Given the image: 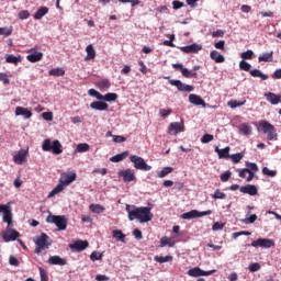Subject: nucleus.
<instances>
[{
	"label": "nucleus",
	"instance_id": "obj_53",
	"mask_svg": "<svg viewBox=\"0 0 281 281\" xmlns=\"http://www.w3.org/2000/svg\"><path fill=\"white\" fill-rule=\"evenodd\" d=\"M256 221H258V215L252 214V215H249V217H246V218L244 220V223H245L246 225H249V224L256 223Z\"/></svg>",
	"mask_w": 281,
	"mask_h": 281
},
{
	"label": "nucleus",
	"instance_id": "obj_55",
	"mask_svg": "<svg viewBox=\"0 0 281 281\" xmlns=\"http://www.w3.org/2000/svg\"><path fill=\"white\" fill-rule=\"evenodd\" d=\"M88 94L92 98H97V100H102V93L98 92L95 89H90Z\"/></svg>",
	"mask_w": 281,
	"mask_h": 281
},
{
	"label": "nucleus",
	"instance_id": "obj_25",
	"mask_svg": "<svg viewBox=\"0 0 281 281\" xmlns=\"http://www.w3.org/2000/svg\"><path fill=\"white\" fill-rule=\"evenodd\" d=\"M265 98L268 102H270V104H278L279 102H281V97L273 92L266 93Z\"/></svg>",
	"mask_w": 281,
	"mask_h": 281
},
{
	"label": "nucleus",
	"instance_id": "obj_1",
	"mask_svg": "<svg viewBox=\"0 0 281 281\" xmlns=\"http://www.w3.org/2000/svg\"><path fill=\"white\" fill-rule=\"evenodd\" d=\"M125 210L128 214L130 221H138V223H150L153 221V212H150V207L148 206H135L126 204Z\"/></svg>",
	"mask_w": 281,
	"mask_h": 281
},
{
	"label": "nucleus",
	"instance_id": "obj_19",
	"mask_svg": "<svg viewBox=\"0 0 281 281\" xmlns=\"http://www.w3.org/2000/svg\"><path fill=\"white\" fill-rule=\"evenodd\" d=\"M27 159V149H21L18 151V154L13 157L14 164H18V166H23V162Z\"/></svg>",
	"mask_w": 281,
	"mask_h": 281
},
{
	"label": "nucleus",
	"instance_id": "obj_22",
	"mask_svg": "<svg viewBox=\"0 0 281 281\" xmlns=\"http://www.w3.org/2000/svg\"><path fill=\"white\" fill-rule=\"evenodd\" d=\"M90 109H93L94 111H108L109 104L102 101H93L90 103Z\"/></svg>",
	"mask_w": 281,
	"mask_h": 281
},
{
	"label": "nucleus",
	"instance_id": "obj_21",
	"mask_svg": "<svg viewBox=\"0 0 281 281\" xmlns=\"http://www.w3.org/2000/svg\"><path fill=\"white\" fill-rule=\"evenodd\" d=\"M231 150H232L231 146H226L223 149L215 147V153L217 154L218 159H228L231 157V155H229Z\"/></svg>",
	"mask_w": 281,
	"mask_h": 281
},
{
	"label": "nucleus",
	"instance_id": "obj_49",
	"mask_svg": "<svg viewBox=\"0 0 281 281\" xmlns=\"http://www.w3.org/2000/svg\"><path fill=\"white\" fill-rule=\"evenodd\" d=\"M239 69H241L243 71H251V65L243 59L241 61H239Z\"/></svg>",
	"mask_w": 281,
	"mask_h": 281
},
{
	"label": "nucleus",
	"instance_id": "obj_16",
	"mask_svg": "<svg viewBox=\"0 0 281 281\" xmlns=\"http://www.w3.org/2000/svg\"><path fill=\"white\" fill-rule=\"evenodd\" d=\"M181 52H183V54H199V52H201V49H203V45L200 44H191L188 46H182L180 47Z\"/></svg>",
	"mask_w": 281,
	"mask_h": 281
},
{
	"label": "nucleus",
	"instance_id": "obj_40",
	"mask_svg": "<svg viewBox=\"0 0 281 281\" xmlns=\"http://www.w3.org/2000/svg\"><path fill=\"white\" fill-rule=\"evenodd\" d=\"M245 157L244 153H237L229 156L228 159H231L234 164H240V160Z\"/></svg>",
	"mask_w": 281,
	"mask_h": 281
},
{
	"label": "nucleus",
	"instance_id": "obj_64",
	"mask_svg": "<svg viewBox=\"0 0 281 281\" xmlns=\"http://www.w3.org/2000/svg\"><path fill=\"white\" fill-rule=\"evenodd\" d=\"M214 47L216 49H221L222 52H225V41L221 40L220 42L214 44Z\"/></svg>",
	"mask_w": 281,
	"mask_h": 281
},
{
	"label": "nucleus",
	"instance_id": "obj_13",
	"mask_svg": "<svg viewBox=\"0 0 281 281\" xmlns=\"http://www.w3.org/2000/svg\"><path fill=\"white\" fill-rule=\"evenodd\" d=\"M19 236H21V234L15 229L10 228V226H8L7 231L2 234L4 243L15 240Z\"/></svg>",
	"mask_w": 281,
	"mask_h": 281
},
{
	"label": "nucleus",
	"instance_id": "obj_34",
	"mask_svg": "<svg viewBox=\"0 0 281 281\" xmlns=\"http://www.w3.org/2000/svg\"><path fill=\"white\" fill-rule=\"evenodd\" d=\"M259 63H272L273 61V52L263 53L258 57Z\"/></svg>",
	"mask_w": 281,
	"mask_h": 281
},
{
	"label": "nucleus",
	"instance_id": "obj_59",
	"mask_svg": "<svg viewBox=\"0 0 281 281\" xmlns=\"http://www.w3.org/2000/svg\"><path fill=\"white\" fill-rule=\"evenodd\" d=\"M18 16L19 19H21V21H25V19H30V11L27 10L20 11Z\"/></svg>",
	"mask_w": 281,
	"mask_h": 281
},
{
	"label": "nucleus",
	"instance_id": "obj_33",
	"mask_svg": "<svg viewBox=\"0 0 281 281\" xmlns=\"http://www.w3.org/2000/svg\"><path fill=\"white\" fill-rule=\"evenodd\" d=\"M67 187L65 184H63L61 182H59L53 190L52 192L48 194V199H52V196H56V194H60V192H63V190H65Z\"/></svg>",
	"mask_w": 281,
	"mask_h": 281
},
{
	"label": "nucleus",
	"instance_id": "obj_50",
	"mask_svg": "<svg viewBox=\"0 0 281 281\" xmlns=\"http://www.w3.org/2000/svg\"><path fill=\"white\" fill-rule=\"evenodd\" d=\"M210 142H214V135L212 134H204L201 138L202 144H210Z\"/></svg>",
	"mask_w": 281,
	"mask_h": 281
},
{
	"label": "nucleus",
	"instance_id": "obj_56",
	"mask_svg": "<svg viewBox=\"0 0 281 281\" xmlns=\"http://www.w3.org/2000/svg\"><path fill=\"white\" fill-rule=\"evenodd\" d=\"M231 178H232V171H226V172L222 173L220 177V179H221V181H223V183H227V181H229Z\"/></svg>",
	"mask_w": 281,
	"mask_h": 281
},
{
	"label": "nucleus",
	"instance_id": "obj_3",
	"mask_svg": "<svg viewBox=\"0 0 281 281\" xmlns=\"http://www.w3.org/2000/svg\"><path fill=\"white\" fill-rule=\"evenodd\" d=\"M46 223L56 225L58 232H65V229H67L69 220L65 215H53L52 212H49L48 216L46 217Z\"/></svg>",
	"mask_w": 281,
	"mask_h": 281
},
{
	"label": "nucleus",
	"instance_id": "obj_38",
	"mask_svg": "<svg viewBox=\"0 0 281 281\" xmlns=\"http://www.w3.org/2000/svg\"><path fill=\"white\" fill-rule=\"evenodd\" d=\"M112 236L113 238H116V240H119L120 243H126L125 238L126 235H124V233H122V231H113L112 232Z\"/></svg>",
	"mask_w": 281,
	"mask_h": 281
},
{
	"label": "nucleus",
	"instance_id": "obj_46",
	"mask_svg": "<svg viewBox=\"0 0 281 281\" xmlns=\"http://www.w3.org/2000/svg\"><path fill=\"white\" fill-rule=\"evenodd\" d=\"M166 245H168V247H175V243H172L167 236L161 237L160 239V247H166Z\"/></svg>",
	"mask_w": 281,
	"mask_h": 281
},
{
	"label": "nucleus",
	"instance_id": "obj_6",
	"mask_svg": "<svg viewBox=\"0 0 281 281\" xmlns=\"http://www.w3.org/2000/svg\"><path fill=\"white\" fill-rule=\"evenodd\" d=\"M130 161L134 164V168L136 170H143L144 172H148L149 170H153V167L148 164H146V160L137 155L130 156Z\"/></svg>",
	"mask_w": 281,
	"mask_h": 281
},
{
	"label": "nucleus",
	"instance_id": "obj_18",
	"mask_svg": "<svg viewBox=\"0 0 281 281\" xmlns=\"http://www.w3.org/2000/svg\"><path fill=\"white\" fill-rule=\"evenodd\" d=\"M69 247L72 249V251H85V249L89 247V241L79 239L74 244H70Z\"/></svg>",
	"mask_w": 281,
	"mask_h": 281
},
{
	"label": "nucleus",
	"instance_id": "obj_52",
	"mask_svg": "<svg viewBox=\"0 0 281 281\" xmlns=\"http://www.w3.org/2000/svg\"><path fill=\"white\" fill-rule=\"evenodd\" d=\"M262 175H266L267 177H276L278 172L274 170H270L268 167H263Z\"/></svg>",
	"mask_w": 281,
	"mask_h": 281
},
{
	"label": "nucleus",
	"instance_id": "obj_32",
	"mask_svg": "<svg viewBox=\"0 0 281 281\" xmlns=\"http://www.w3.org/2000/svg\"><path fill=\"white\" fill-rule=\"evenodd\" d=\"M22 58L21 56H14L12 54L5 55V63H9L10 65H19L21 63Z\"/></svg>",
	"mask_w": 281,
	"mask_h": 281
},
{
	"label": "nucleus",
	"instance_id": "obj_30",
	"mask_svg": "<svg viewBox=\"0 0 281 281\" xmlns=\"http://www.w3.org/2000/svg\"><path fill=\"white\" fill-rule=\"evenodd\" d=\"M48 12H49V8H47V7H42V8H40V9L35 12L34 19H35L36 21H41V19H43V16H45V14H47Z\"/></svg>",
	"mask_w": 281,
	"mask_h": 281
},
{
	"label": "nucleus",
	"instance_id": "obj_8",
	"mask_svg": "<svg viewBox=\"0 0 281 281\" xmlns=\"http://www.w3.org/2000/svg\"><path fill=\"white\" fill-rule=\"evenodd\" d=\"M165 80H169V85H171V87H177L178 91H182L184 93H192V91H194L193 86L186 85L181 80L170 79V77H165Z\"/></svg>",
	"mask_w": 281,
	"mask_h": 281
},
{
	"label": "nucleus",
	"instance_id": "obj_61",
	"mask_svg": "<svg viewBox=\"0 0 281 281\" xmlns=\"http://www.w3.org/2000/svg\"><path fill=\"white\" fill-rule=\"evenodd\" d=\"M0 82H3V85H10V78H8V74L0 72Z\"/></svg>",
	"mask_w": 281,
	"mask_h": 281
},
{
	"label": "nucleus",
	"instance_id": "obj_7",
	"mask_svg": "<svg viewBox=\"0 0 281 281\" xmlns=\"http://www.w3.org/2000/svg\"><path fill=\"white\" fill-rule=\"evenodd\" d=\"M210 214H212V210L203 212L198 210H191L190 212L180 215V218H182L183 221H192V218H201L202 216H210Z\"/></svg>",
	"mask_w": 281,
	"mask_h": 281
},
{
	"label": "nucleus",
	"instance_id": "obj_24",
	"mask_svg": "<svg viewBox=\"0 0 281 281\" xmlns=\"http://www.w3.org/2000/svg\"><path fill=\"white\" fill-rule=\"evenodd\" d=\"M189 102L195 104V106H205V101L196 94H190Z\"/></svg>",
	"mask_w": 281,
	"mask_h": 281
},
{
	"label": "nucleus",
	"instance_id": "obj_63",
	"mask_svg": "<svg viewBox=\"0 0 281 281\" xmlns=\"http://www.w3.org/2000/svg\"><path fill=\"white\" fill-rule=\"evenodd\" d=\"M40 276L41 281H49V277L47 276V271H45V269L40 268Z\"/></svg>",
	"mask_w": 281,
	"mask_h": 281
},
{
	"label": "nucleus",
	"instance_id": "obj_4",
	"mask_svg": "<svg viewBox=\"0 0 281 281\" xmlns=\"http://www.w3.org/2000/svg\"><path fill=\"white\" fill-rule=\"evenodd\" d=\"M42 150H44V153H53V155H61L63 144H60V140L58 139H55L52 143V139L46 138L42 144Z\"/></svg>",
	"mask_w": 281,
	"mask_h": 281
},
{
	"label": "nucleus",
	"instance_id": "obj_29",
	"mask_svg": "<svg viewBox=\"0 0 281 281\" xmlns=\"http://www.w3.org/2000/svg\"><path fill=\"white\" fill-rule=\"evenodd\" d=\"M87 56L85 60H93L95 58V48H93V44H89L86 47Z\"/></svg>",
	"mask_w": 281,
	"mask_h": 281
},
{
	"label": "nucleus",
	"instance_id": "obj_2",
	"mask_svg": "<svg viewBox=\"0 0 281 281\" xmlns=\"http://www.w3.org/2000/svg\"><path fill=\"white\" fill-rule=\"evenodd\" d=\"M258 131L267 135L268 142H273V139H278V132L273 124L269 123L267 120H261L259 122Z\"/></svg>",
	"mask_w": 281,
	"mask_h": 281
},
{
	"label": "nucleus",
	"instance_id": "obj_11",
	"mask_svg": "<svg viewBox=\"0 0 281 281\" xmlns=\"http://www.w3.org/2000/svg\"><path fill=\"white\" fill-rule=\"evenodd\" d=\"M76 178H77V175L74 171L64 172L60 175L59 183H61L63 186H65L67 188V186H71V183H74V181H76Z\"/></svg>",
	"mask_w": 281,
	"mask_h": 281
},
{
	"label": "nucleus",
	"instance_id": "obj_57",
	"mask_svg": "<svg viewBox=\"0 0 281 281\" xmlns=\"http://www.w3.org/2000/svg\"><path fill=\"white\" fill-rule=\"evenodd\" d=\"M213 199H227V194L223 193L221 189H216Z\"/></svg>",
	"mask_w": 281,
	"mask_h": 281
},
{
	"label": "nucleus",
	"instance_id": "obj_12",
	"mask_svg": "<svg viewBox=\"0 0 281 281\" xmlns=\"http://www.w3.org/2000/svg\"><path fill=\"white\" fill-rule=\"evenodd\" d=\"M119 177H122L125 183H131V181H136L135 171L133 169H123L117 172Z\"/></svg>",
	"mask_w": 281,
	"mask_h": 281
},
{
	"label": "nucleus",
	"instance_id": "obj_45",
	"mask_svg": "<svg viewBox=\"0 0 281 281\" xmlns=\"http://www.w3.org/2000/svg\"><path fill=\"white\" fill-rule=\"evenodd\" d=\"M89 150V144L80 143L77 145L76 153H87Z\"/></svg>",
	"mask_w": 281,
	"mask_h": 281
},
{
	"label": "nucleus",
	"instance_id": "obj_5",
	"mask_svg": "<svg viewBox=\"0 0 281 281\" xmlns=\"http://www.w3.org/2000/svg\"><path fill=\"white\" fill-rule=\"evenodd\" d=\"M35 254L41 256L44 249H49L52 247V238L47 234L42 233L40 236L35 237Z\"/></svg>",
	"mask_w": 281,
	"mask_h": 281
},
{
	"label": "nucleus",
	"instance_id": "obj_43",
	"mask_svg": "<svg viewBox=\"0 0 281 281\" xmlns=\"http://www.w3.org/2000/svg\"><path fill=\"white\" fill-rule=\"evenodd\" d=\"M183 78H196V72L190 71L188 68H183L180 70Z\"/></svg>",
	"mask_w": 281,
	"mask_h": 281
},
{
	"label": "nucleus",
	"instance_id": "obj_39",
	"mask_svg": "<svg viewBox=\"0 0 281 281\" xmlns=\"http://www.w3.org/2000/svg\"><path fill=\"white\" fill-rule=\"evenodd\" d=\"M105 102H115V100H117V93H113V92H109L106 94H102V99Z\"/></svg>",
	"mask_w": 281,
	"mask_h": 281
},
{
	"label": "nucleus",
	"instance_id": "obj_26",
	"mask_svg": "<svg viewBox=\"0 0 281 281\" xmlns=\"http://www.w3.org/2000/svg\"><path fill=\"white\" fill-rule=\"evenodd\" d=\"M15 115H23L25 120H30L32 111L27 110V108L18 106L15 108Z\"/></svg>",
	"mask_w": 281,
	"mask_h": 281
},
{
	"label": "nucleus",
	"instance_id": "obj_42",
	"mask_svg": "<svg viewBox=\"0 0 281 281\" xmlns=\"http://www.w3.org/2000/svg\"><path fill=\"white\" fill-rule=\"evenodd\" d=\"M49 76H56V77H60V76H65V69L63 68H53L49 70Z\"/></svg>",
	"mask_w": 281,
	"mask_h": 281
},
{
	"label": "nucleus",
	"instance_id": "obj_44",
	"mask_svg": "<svg viewBox=\"0 0 281 281\" xmlns=\"http://www.w3.org/2000/svg\"><path fill=\"white\" fill-rule=\"evenodd\" d=\"M172 167H165L160 172H158L159 179H164V177H168L172 172Z\"/></svg>",
	"mask_w": 281,
	"mask_h": 281
},
{
	"label": "nucleus",
	"instance_id": "obj_48",
	"mask_svg": "<svg viewBox=\"0 0 281 281\" xmlns=\"http://www.w3.org/2000/svg\"><path fill=\"white\" fill-rule=\"evenodd\" d=\"M98 87L101 91H103L104 89H110L111 88V81H109V80L99 81Z\"/></svg>",
	"mask_w": 281,
	"mask_h": 281
},
{
	"label": "nucleus",
	"instance_id": "obj_60",
	"mask_svg": "<svg viewBox=\"0 0 281 281\" xmlns=\"http://www.w3.org/2000/svg\"><path fill=\"white\" fill-rule=\"evenodd\" d=\"M12 34V29L0 27V36H10Z\"/></svg>",
	"mask_w": 281,
	"mask_h": 281
},
{
	"label": "nucleus",
	"instance_id": "obj_35",
	"mask_svg": "<svg viewBox=\"0 0 281 281\" xmlns=\"http://www.w3.org/2000/svg\"><path fill=\"white\" fill-rule=\"evenodd\" d=\"M89 210L93 214H102L103 212H105L106 209L101 204H90Z\"/></svg>",
	"mask_w": 281,
	"mask_h": 281
},
{
	"label": "nucleus",
	"instance_id": "obj_54",
	"mask_svg": "<svg viewBox=\"0 0 281 281\" xmlns=\"http://www.w3.org/2000/svg\"><path fill=\"white\" fill-rule=\"evenodd\" d=\"M102 252L92 251L90 255V260H92V262H95V260H102Z\"/></svg>",
	"mask_w": 281,
	"mask_h": 281
},
{
	"label": "nucleus",
	"instance_id": "obj_62",
	"mask_svg": "<svg viewBox=\"0 0 281 281\" xmlns=\"http://www.w3.org/2000/svg\"><path fill=\"white\" fill-rule=\"evenodd\" d=\"M43 120H46V122H52L54 120V113L53 112H44L42 114Z\"/></svg>",
	"mask_w": 281,
	"mask_h": 281
},
{
	"label": "nucleus",
	"instance_id": "obj_14",
	"mask_svg": "<svg viewBox=\"0 0 281 281\" xmlns=\"http://www.w3.org/2000/svg\"><path fill=\"white\" fill-rule=\"evenodd\" d=\"M212 273H214V270L204 271V270H201V268L199 267L192 268L188 271V276H190L191 278H201L202 276H212Z\"/></svg>",
	"mask_w": 281,
	"mask_h": 281
},
{
	"label": "nucleus",
	"instance_id": "obj_23",
	"mask_svg": "<svg viewBox=\"0 0 281 281\" xmlns=\"http://www.w3.org/2000/svg\"><path fill=\"white\" fill-rule=\"evenodd\" d=\"M48 265H58L59 267H65L67 260L63 259L60 256H52L48 258Z\"/></svg>",
	"mask_w": 281,
	"mask_h": 281
},
{
	"label": "nucleus",
	"instance_id": "obj_51",
	"mask_svg": "<svg viewBox=\"0 0 281 281\" xmlns=\"http://www.w3.org/2000/svg\"><path fill=\"white\" fill-rule=\"evenodd\" d=\"M250 273H256V271H260L261 266L258 262L250 263L248 267Z\"/></svg>",
	"mask_w": 281,
	"mask_h": 281
},
{
	"label": "nucleus",
	"instance_id": "obj_28",
	"mask_svg": "<svg viewBox=\"0 0 281 281\" xmlns=\"http://www.w3.org/2000/svg\"><path fill=\"white\" fill-rule=\"evenodd\" d=\"M127 157H128V151L126 150L115 156H112L110 158V161H112V164H120V161H124V159H126Z\"/></svg>",
	"mask_w": 281,
	"mask_h": 281
},
{
	"label": "nucleus",
	"instance_id": "obj_31",
	"mask_svg": "<svg viewBox=\"0 0 281 281\" xmlns=\"http://www.w3.org/2000/svg\"><path fill=\"white\" fill-rule=\"evenodd\" d=\"M210 58L215 63H223L225 60V57L221 53H218V50H212L210 54Z\"/></svg>",
	"mask_w": 281,
	"mask_h": 281
},
{
	"label": "nucleus",
	"instance_id": "obj_47",
	"mask_svg": "<svg viewBox=\"0 0 281 281\" xmlns=\"http://www.w3.org/2000/svg\"><path fill=\"white\" fill-rule=\"evenodd\" d=\"M240 58H243V60H251V58H254V50L248 49L241 53Z\"/></svg>",
	"mask_w": 281,
	"mask_h": 281
},
{
	"label": "nucleus",
	"instance_id": "obj_37",
	"mask_svg": "<svg viewBox=\"0 0 281 281\" xmlns=\"http://www.w3.org/2000/svg\"><path fill=\"white\" fill-rule=\"evenodd\" d=\"M239 133H241V135H250L251 134V126L247 123H243L239 125Z\"/></svg>",
	"mask_w": 281,
	"mask_h": 281
},
{
	"label": "nucleus",
	"instance_id": "obj_58",
	"mask_svg": "<svg viewBox=\"0 0 281 281\" xmlns=\"http://www.w3.org/2000/svg\"><path fill=\"white\" fill-rule=\"evenodd\" d=\"M246 169L250 170V172H258V165L256 162H246Z\"/></svg>",
	"mask_w": 281,
	"mask_h": 281
},
{
	"label": "nucleus",
	"instance_id": "obj_15",
	"mask_svg": "<svg viewBox=\"0 0 281 281\" xmlns=\"http://www.w3.org/2000/svg\"><path fill=\"white\" fill-rule=\"evenodd\" d=\"M183 131H184L183 123H179V122L170 123L168 127L169 135H179V133H183Z\"/></svg>",
	"mask_w": 281,
	"mask_h": 281
},
{
	"label": "nucleus",
	"instance_id": "obj_17",
	"mask_svg": "<svg viewBox=\"0 0 281 281\" xmlns=\"http://www.w3.org/2000/svg\"><path fill=\"white\" fill-rule=\"evenodd\" d=\"M241 194H249V196H256L258 194V187L255 184H246L239 188Z\"/></svg>",
	"mask_w": 281,
	"mask_h": 281
},
{
	"label": "nucleus",
	"instance_id": "obj_36",
	"mask_svg": "<svg viewBox=\"0 0 281 281\" xmlns=\"http://www.w3.org/2000/svg\"><path fill=\"white\" fill-rule=\"evenodd\" d=\"M250 76H252V78H261V80H269V76L262 74V71L258 70V69H252L249 71Z\"/></svg>",
	"mask_w": 281,
	"mask_h": 281
},
{
	"label": "nucleus",
	"instance_id": "obj_10",
	"mask_svg": "<svg viewBox=\"0 0 281 281\" xmlns=\"http://www.w3.org/2000/svg\"><path fill=\"white\" fill-rule=\"evenodd\" d=\"M251 247H261L262 249H271L276 247V241L273 239L258 238L251 243Z\"/></svg>",
	"mask_w": 281,
	"mask_h": 281
},
{
	"label": "nucleus",
	"instance_id": "obj_27",
	"mask_svg": "<svg viewBox=\"0 0 281 281\" xmlns=\"http://www.w3.org/2000/svg\"><path fill=\"white\" fill-rule=\"evenodd\" d=\"M26 60L29 63H38L43 60V53L42 52H35L26 56Z\"/></svg>",
	"mask_w": 281,
	"mask_h": 281
},
{
	"label": "nucleus",
	"instance_id": "obj_9",
	"mask_svg": "<svg viewBox=\"0 0 281 281\" xmlns=\"http://www.w3.org/2000/svg\"><path fill=\"white\" fill-rule=\"evenodd\" d=\"M3 214L2 221L7 223L8 227L12 225V210L10 209V204H0V214Z\"/></svg>",
	"mask_w": 281,
	"mask_h": 281
},
{
	"label": "nucleus",
	"instance_id": "obj_41",
	"mask_svg": "<svg viewBox=\"0 0 281 281\" xmlns=\"http://www.w3.org/2000/svg\"><path fill=\"white\" fill-rule=\"evenodd\" d=\"M155 262H159L160 265H164V262H170L172 260V256H155L154 257Z\"/></svg>",
	"mask_w": 281,
	"mask_h": 281
},
{
	"label": "nucleus",
	"instance_id": "obj_20",
	"mask_svg": "<svg viewBox=\"0 0 281 281\" xmlns=\"http://www.w3.org/2000/svg\"><path fill=\"white\" fill-rule=\"evenodd\" d=\"M237 172H239V177L240 179H246V181H254V177H256V175L249 170V169H237Z\"/></svg>",
	"mask_w": 281,
	"mask_h": 281
}]
</instances>
